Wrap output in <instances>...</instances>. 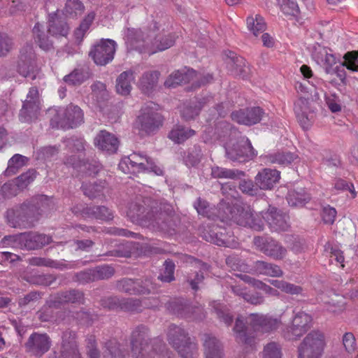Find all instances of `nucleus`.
Segmentation results:
<instances>
[{"label": "nucleus", "mask_w": 358, "mask_h": 358, "mask_svg": "<svg viewBox=\"0 0 358 358\" xmlns=\"http://www.w3.org/2000/svg\"><path fill=\"white\" fill-rule=\"evenodd\" d=\"M221 189L225 195L226 200L222 199L219 204L217 215H214V213L209 210L208 203L206 201L199 199L194 206L199 215L213 220L216 217L223 222H234L240 226L248 225L257 230L262 229L261 222L256 223L244 218L245 216L251 217L250 206L241 203L236 198L237 192L234 185L226 183L222 185Z\"/></svg>", "instance_id": "1"}, {"label": "nucleus", "mask_w": 358, "mask_h": 358, "mask_svg": "<svg viewBox=\"0 0 358 358\" xmlns=\"http://www.w3.org/2000/svg\"><path fill=\"white\" fill-rule=\"evenodd\" d=\"M176 35L170 31H162L156 34L152 31L146 34L141 30L128 29L125 34V43L129 48L138 50L140 52L152 55L171 48L175 43Z\"/></svg>", "instance_id": "2"}, {"label": "nucleus", "mask_w": 358, "mask_h": 358, "mask_svg": "<svg viewBox=\"0 0 358 358\" xmlns=\"http://www.w3.org/2000/svg\"><path fill=\"white\" fill-rule=\"evenodd\" d=\"M245 323H248L254 330L265 333L277 329L280 321L268 315L258 313L250 314L246 321L242 316L238 317L233 329L235 338L238 343L252 347L256 343V338L248 334Z\"/></svg>", "instance_id": "3"}, {"label": "nucleus", "mask_w": 358, "mask_h": 358, "mask_svg": "<svg viewBox=\"0 0 358 358\" xmlns=\"http://www.w3.org/2000/svg\"><path fill=\"white\" fill-rule=\"evenodd\" d=\"M161 206L160 212L155 208L145 214V208L143 206L131 204L127 215L131 219L139 222L145 227L168 232L171 226L169 220L171 218L173 208L168 203H161Z\"/></svg>", "instance_id": "4"}, {"label": "nucleus", "mask_w": 358, "mask_h": 358, "mask_svg": "<svg viewBox=\"0 0 358 358\" xmlns=\"http://www.w3.org/2000/svg\"><path fill=\"white\" fill-rule=\"evenodd\" d=\"M296 88L298 92L310 94V96L300 97L294 103V111L299 124L303 129H308L313 124V115H310L308 99H319L320 92L313 83L310 89L303 83H298Z\"/></svg>", "instance_id": "5"}, {"label": "nucleus", "mask_w": 358, "mask_h": 358, "mask_svg": "<svg viewBox=\"0 0 358 358\" xmlns=\"http://www.w3.org/2000/svg\"><path fill=\"white\" fill-rule=\"evenodd\" d=\"M159 106L153 102L142 106L134 122L135 128L142 134H154L162 127L163 117L159 113Z\"/></svg>", "instance_id": "6"}, {"label": "nucleus", "mask_w": 358, "mask_h": 358, "mask_svg": "<svg viewBox=\"0 0 358 358\" xmlns=\"http://www.w3.org/2000/svg\"><path fill=\"white\" fill-rule=\"evenodd\" d=\"M311 55L313 59L322 66L327 73L336 74L341 80L345 79V61L341 62L339 58L333 54L331 50L320 44H315L313 47Z\"/></svg>", "instance_id": "7"}, {"label": "nucleus", "mask_w": 358, "mask_h": 358, "mask_svg": "<svg viewBox=\"0 0 358 358\" xmlns=\"http://www.w3.org/2000/svg\"><path fill=\"white\" fill-rule=\"evenodd\" d=\"M119 169L124 173L152 172L157 176L163 175V169L155 164L154 161L139 153H133L123 157L119 163Z\"/></svg>", "instance_id": "8"}, {"label": "nucleus", "mask_w": 358, "mask_h": 358, "mask_svg": "<svg viewBox=\"0 0 358 358\" xmlns=\"http://www.w3.org/2000/svg\"><path fill=\"white\" fill-rule=\"evenodd\" d=\"M167 338L169 344L177 350L182 358H194L197 355L196 344L191 341L183 328L171 324Z\"/></svg>", "instance_id": "9"}, {"label": "nucleus", "mask_w": 358, "mask_h": 358, "mask_svg": "<svg viewBox=\"0 0 358 358\" xmlns=\"http://www.w3.org/2000/svg\"><path fill=\"white\" fill-rule=\"evenodd\" d=\"M324 346L323 334L319 331H312L298 346L297 358H321Z\"/></svg>", "instance_id": "10"}, {"label": "nucleus", "mask_w": 358, "mask_h": 358, "mask_svg": "<svg viewBox=\"0 0 358 358\" xmlns=\"http://www.w3.org/2000/svg\"><path fill=\"white\" fill-rule=\"evenodd\" d=\"M83 113L80 107L69 105L66 108L59 109L51 119L52 127L68 129L74 128L83 122Z\"/></svg>", "instance_id": "11"}, {"label": "nucleus", "mask_w": 358, "mask_h": 358, "mask_svg": "<svg viewBox=\"0 0 358 358\" xmlns=\"http://www.w3.org/2000/svg\"><path fill=\"white\" fill-rule=\"evenodd\" d=\"M250 209L252 208H250ZM250 215V217L249 216H245L244 218L248 219L250 222L252 220L256 223L261 222L262 224V229L259 231H262L264 229V222L261 219H259V216H261L263 220L268 224L270 229L273 231L279 232L285 231L289 227L287 221V215L282 213L275 207L270 206L266 212L261 213L259 215H256L255 217L252 214V210H251ZM247 227H248V225ZM249 227L250 228V226ZM254 230L257 231L255 229Z\"/></svg>", "instance_id": "12"}, {"label": "nucleus", "mask_w": 358, "mask_h": 358, "mask_svg": "<svg viewBox=\"0 0 358 358\" xmlns=\"http://www.w3.org/2000/svg\"><path fill=\"white\" fill-rule=\"evenodd\" d=\"M224 148L227 158L240 163L252 159L257 154L246 138H243L236 143L234 140L230 139L229 143L224 145Z\"/></svg>", "instance_id": "13"}, {"label": "nucleus", "mask_w": 358, "mask_h": 358, "mask_svg": "<svg viewBox=\"0 0 358 358\" xmlns=\"http://www.w3.org/2000/svg\"><path fill=\"white\" fill-rule=\"evenodd\" d=\"M38 70L33 46L31 45L24 46L21 49L17 63L18 73L24 78L34 80L36 78Z\"/></svg>", "instance_id": "14"}, {"label": "nucleus", "mask_w": 358, "mask_h": 358, "mask_svg": "<svg viewBox=\"0 0 358 358\" xmlns=\"http://www.w3.org/2000/svg\"><path fill=\"white\" fill-rule=\"evenodd\" d=\"M313 318L310 315L303 312H294L290 325L284 331V337L287 340H296L311 327Z\"/></svg>", "instance_id": "15"}, {"label": "nucleus", "mask_w": 358, "mask_h": 358, "mask_svg": "<svg viewBox=\"0 0 358 358\" xmlns=\"http://www.w3.org/2000/svg\"><path fill=\"white\" fill-rule=\"evenodd\" d=\"M131 353L133 358H146L145 355L155 358L157 348L148 342L145 329L141 327L132 333Z\"/></svg>", "instance_id": "16"}, {"label": "nucleus", "mask_w": 358, "mask_h": 358, "mask_svg": "<svg viewBox=\"0 0 358 358\" xmlns=\"http://www.w3.org/2000/svg\"><path fill=\"white\" fill-rule=\"evenodd\" d=\"M116 45L113 40L101 39L92 46L90 55L96 64L104 66L113 59Z\"/></svg>", "instance_id": "17"}, {"label": "nucleus", "mask_w": 358, "mask_h": 358, "mask_svg": "<svg viewBox=\"0 0 358 358\" xmlns=\"http://www.w3.org/2000/svg\"><path fill=\"white\" fill-rule=\"evenodd\" d=\"M31 210L24 204L21 206L8 210L6 220L9 226L14 228H29L34 225L35 219L29 213Z\"/></svg>", "instance_id": "18"}, {"label": "nucleus", "mask_w": 358, "mask_h": 358, "mask_svg": "<svg viewBox=\"0 0 358 358\" xmlns=\"http://www.w3.org/2000/svg\"><path fill=\"white\" fill-rule=\"evenodd\" d=\"M254 244L259 250L274 259H282L287 254L286 248L271 238L255 237Z\"/></svg>", "instance_id": "19"}, {"label": "nucleus", "mask_w": 358, "mask_h": 358, "mask_svg": "<svg viewBox=\"0 0 358 358\" xmlns=\"http://www.w3.org/2000/svg\"><path fill=\"white\" fill-rule=\"evenodd\" d=\"M226 230L221 229L217 226L210 227L208 225V229L204 227L200 228V232L207 241L211 242L220 246H225L229 248H235L238 245L237 242L234 239H231V236L228 234L223 231Z\"/></svg>", "instance_id": "20"}, {"label": "nucleus", "mask_w": 358, "mask_h": 358, "mask_svg": "<svg viewBox=\"0 0 358 358\" xmlns=\"http://www.w3.org/2000/svg\"><path fill=\"white\" fill-rule=\"evenodd\" d=\"M41 109V101L38 91L36 87H31L23 103L20 110V119L22 122H29L36 118L37 113Z\"/></svg>", "instance_id": "21"}, {"label": "nucleus", "mask_w": 358, "mask_h": 358, "mask_svg": "<svg viewBox=\"0 0 358 358\" xmlns=\"http://www.w3.org/2000/svg\"><path fill=\"white\" fill-rule=\"evenodd\" d=\"M36 233H22L13 236H5L2 240L4 246L34 250L37 248Z\"/></svg>", "instance_id": "22"}, {"label": "nucleus", "mask_w": 358, "mask_h": 358, "mask_svg": "<svg viewBox=\"0 0 358 358\" xmlns=\"http://www.w3.org/2000/svg\"><path fill=\"white\" fill-rule=\"evenodd\" d=\"M50 346L51 340L46 334L34 333L26 343L28 352L38 357L47 352Z\"/></svg>", "instance_id": "23"}, {"label": "nucleus", "mask_w": 358, "mask_h": 358, "mask_svg": "<svg viewBox=\"0 0 358 358\" xmlns=\"http://www.w3.org/2000/svg\"><path fill=\"white\" fill-rule=\"evenodd\" d=\"M36 178V171L29 170L20 175L15 181L5 183L1 191L6 197H10L17 194L18 189L27 187Z\"/></svg>", "instance_id": "24"}, {"label": "nucleus", "mask_w": 358, "mask_h": 358, "mask_svg": "<svg viewBox=\"0 0 358 358\" xmlns=\"http://www.w3.org/2000/svg\"><path fill=\"white\" fill-rule=\"evenodd\" d=\"M264 112L259 107L240 109L231 113V118L238 124L252 125L258 123L263 117Z\"/></svg>", "instance_id": "25"}, {"label": "nucleus", "mask_w": 358, "mask_h": 358, "mask_svg": "<svg viewBox=\"0 0 358 358\" xmlns=\"http://www.w3.org/2000/svg\"><path fill=\"white\" fill-rule=\"evenodd\" d=\"M201 78V75L198 74L193 69H187L186 71H176L172 73L166 80L164 85L167 87H176L182 83L192 82L194 83Z\"/></svg>", "instance_id": "26"}, {"label": "nucleus", "mask_w": 358, "mask_h": 358, "mask_svg": "<svg viewBox=\"0 0 358 358\" xmlns=\"http://www.w3.org/2000/svg\"><path fill=\"white\" fill-rule=\"evenodd\" d=\"M280 178V171L275 169H264L255 176V182L260 189H271Z\"/></svg>", "instance_id": "27"}, {"label": "nucleus", "mask_w": 358, "mask_h": 358, "mask_svg": "<svg viewBox=\"0 0 358 358\" xmlns=\"http://www.w3.org/2000/svg\"><path fill=\"white\" fill-rule=\"evenodd\" d=\"M94 145L102 151L112 154L117 150L119 141L115 135L103 130L95 137Z\"/></svg>", "instance_id": "28"}, {"label": "nucleus", "mask_w": 358, "mask_h": 358, "mask_svg": "<svg viewBox=\"0 0 358 358\" xmlns=\"http://www.w3.org/2000/svg\"><path fill=\"white\" fill-rule=\"evenodd\" d=\"M119 289L122 292L130 294H147L153 291L155 288L149 280L144 282V285H140L138 281L131 279H124L119 282Z\"/></svg>", "instance_id": "29"}, {"label": "nucleus", "mask_w": 358, "mask_h": 358, "mask_svg": "<svg viewBox=\"0 0 358 358\" xmlns=\"http://www.w3.org/2000/svg\"><path fill=\"white\" fill-rule=\"evenodd\" d=\"M69 27L65 20L61 16V11L57 10L49 14L48 31L52 36H66L69 33Z\"/></svg>", "instance_id": "30"}, {"label": "nucleus", "mask_w": 358, "mask_h": 358, "mask_svg": "<svg viewBox=\"0 0 358 358\" xmlns=\"http://www.w3.org/2000/svg\"><path fill=\"white\" fill-rule=\"evenodd\" d=\"M76 334L66 331L62 336L61 355L59 358H81L75 341Z\"/></svg>", "instance_id": "31"}, {"label": "nucleus", "mask_w": 358, "mask_h": 358, "mask_svg": "<svg viewBox=\"0 0 358 358\" xmlns=\"http://www.w3.org/2000/svg\"><path fill=\"white\" fill-rule=\"evenodd\" d=\"M135 71L129 69L123 71L116 79L115 90L117 94L127 96L132 89V83L135 79Z\"/></svg>", "instance_id": "32"}, {"label": "nucleus", "mask_w": 358, "mask_h": 358, "mask_svg": "<svg viewBox=\"0 0 358 358\" xmlns=\"http://www.w3.org/2000/svg\"><path fill=\"white\" fill-rule=\"evenodd\" d=\"M203 347L205 358H222V345L215 336L204 335Z\"/></svg>", "instance_id": "33"}, {"label": "nucleus", "mask_w": 358, "mask_h": 358, "mask_svg": "<svg viewBox=\"0 0 358 358\" xmlns=\"http://www.w3.org/2000/svg\"><path fill=\"white\" fill-rule=\"evenodd\" d=\"M159 75V71L154 70L143 72L138 82V87L143 93L150 94L157 86Z\"/></svg>", "instance_id": "34"}, {"label": "nucleus", "mask_w": 358, "mask_h": 358, "mask_svg": "<svg viewBox=\"0 0 358 358\" xmlns=\"http://www.w3.org/2000/svg\"><path fill=\"white\" fill-rule=\"evenodd\" d=\"M297 154L287 151H278L266 155L264 159L266 163L277 164L286 166L298 159Z\"/></svg>", "instance_id": "35"}, {"label": "nucleus", "mask_w": 358, "mask_h": 358, "mask_svg": "<svg viewBox=\"0 0 358 358\" xmlns=\"http://www.w3.org/2000/svg\"><path fill=\"white\" fill-rule=\"evenodd\" d=\"M287 200L291 206L302 207L310 200V196L306 189L300 187L289 190Z\"/></svg>", "instance_id": "36"}, {"label": "nucleus", "mask_w": 358, "mask_h": 358, "mask_svg": "<svg viewBox=\"0 0 358 358\" xmlns=\"http://www.w3.org/2000/svg\"><path fill=\"white\" fill-rule=\"evenodd\" d=\"M114 273V270L108 265L97 267L96 269L89 270L78 273V279L90 280L95 278H108Z\"/></svg>", "instance_id": "37"}, {"label": "nucleus", "mask_w": 358, "mask_h": 358, "mask_svg": "<svg viewBox=\"0 0 358 358\" xmlns=\"http://www.w3.org/2000/svg\"><path fill=\"white\" fill-rule=\"evenodd\" d=\"M65 163L67 165L72 166L73 169H77L78 171L90 176L95 174L99 171V166L96 162H81L80 160H77L74 155L67 158Z\"/></svg>", "instance_id": "38"}, {"label": "nucleus", "mask_w": 358, "mask_h": 358, "mask_svg": "<svg viewBox=\"0 0 358 358\" xmlns=\"http://www.w3.org/2000/svg\"><path fill=\"white\" fill-rule=\"evenodd\" d=\"M231 290L236 296L241 297L245 301L252 305H260L264 302V298L260 294L257 292L250 293L240 285L231 286Z\"/></svg>", "instance_id": "39"}, {"label": "nucleus", "mask_w": 358, "mask_h": 358, "mask_svg": "<svg viewBox=\"0 0 358 358\" xmlns=\"http://www.w3.org/2000/svg\"><path fill=\"white\" fill-rule=\"evenodd\" d=\"M243 282L251 285L255 288L262 290L266 294L272 296H279L280 292L275 288L266 285L259 280L255 279L246 274L237 275Z\"/></svg>", "instance_id": "40"}, {"label": "nucleus", "mask_w": 358, "mask_h": 358, "mask_svg": "<svg viewBox=\"0 0 358 358\" xmlns=\"http://www.w3.org/2000/svg\"><path fill=\"white\" fill-rule=\"evenodd\" d=\"M84 300L83 294L78 290H70L62 292L57 295L54 300L53 305L57 306L66 303H82Z\"/></svg>", "instance_id": "41"}, {"label": "nucleus", "mask_w": 358, "mask_h": 358, "mask_svg": "<svg viewBox=\"0 0 358 358\" xmlns=\"http://www.w3.org/2000/svg\"><path fill=\"white\" fill-rule=\"evenodd\" d=\"M255 271L257 273L271 277H281L283 271L278 265L263 261H257L255 263Z\"/></svg>", "instance_id": "42"}, {"label": "nucleus", "mask_w": 358, "mask_h": 358, "mask_svg": "<svg viewBox=\"0 0 358 358\" xmlns=\"http://www.w3.org/2000/svg\"><path fill=\"white\" fill-rule=\"evenodd\" d=\"M248 29L255 36L263 33L266 27L264 18L259 14H252L246 19Z\"/></svg>", "instance_id": "43"}, {"label": "nucleus", "mask_w": 358, "mask_h": 358, "mask_svg": "<svg viewBox=\"0 0 358 358\" xmlns=\"http://www.w3.org/2000/svg\"><path fill=\"white\" fill-rule=\"evenodd\" d=\"M43 26L37 22L33 28V35L35 42L40 48L44 50H49L52 47V42L43 32Z\"/></svg>", "instance_id": "44"}, {"label": "nucleus", "mask_w": 358, "mask_h": 358, "mask_svg": "<svg viewBox=\"0 0 358 358\" xmlns=\"http://www.w3.org/2000/svg\"><path fill=\"white\" fill-rule=\"evenodd\" d=\"M194 134V130L177 125L170 131L169 138L174 143H181Z\"/></svg>", "instance_id": "45"}, {"label": "nucleus", "mask_w": 358, "mask_h": 358, "mask_svg": "<svg viewBox=\"0 0 358 358\" xmlns=\"http://www.w3.org/2000/svg\"><path fill=\"white\" fill-rule=\"evenodd\" d=\"M211 175L215 178H241L245 176V173L236 169H228L220 166H213L211 169Z\"/></svg>", "instance_id": "46"}, {"label": "nucleus", "mask_w": 358, "mask_h": 358, "mask_svg": "<svg viewBox=\"0 0 358 358\" xmlns=\"http://www.w3.org/2000/svg\"><path fill=\"white\" fill-rule=\"evenodd\" d=\"M268 282L275 288L288 294L298 295L301 294L303 291L301 287L282 280H268Z\"/></svg>", "instance_id": "47"}, {"label": "nucleus", "mask_w": 358, "mask_h": 358, "mask_svg": "<svg viewBox=\"0 0 358 358\" xmlns=\"http://www.w3.org/2000/svg\"><path fill=\"white\" fill-rule=\"evenodd\" d=\"M84 11V6L80 0H67L62 15L66 17L76 18Z\"/></svg>", "instance_id": "48"}, {"label": "nucleus", "mask_w": 358, "mask_h": 358, "mask_svg": "<svg viewBox=\"0 0 358 358\" xmlns=\"http://www.w3.org/2000/svg\"><path fill=\"white\" fill-rule=\"evenodd\" d=\"M94 17L95 13L94 12H90L83 19L79 27H78L75 30L74 38L78 43H80L83 41V38L85 36L87 31L90 29V27L91 26L93 20H94Z\"/></svg>", "instance_id": "49"}, {"label": "nucleus", "mask_w": 358, "mask_h": 358, "mask_svg": "<svg viewBox=\"0 0 358 358\" xmlns=\"http://www.w3.org/2000/svg\"><path fill=\"white\" fill-rule=\"evenodd\" d=\"M210 306L222 322L227 326L231 325L233 321V315L229 313V309L225 305L217 301H213Z\"/></svg>", "instance_id": "50"}, {"label": "nucleus", "mask_w": 358, "mask_h": 358, "mask_svg": "<svg viewBox=\"0 0 358 358\" xmlns=\"http://www.w3.org/2000/svg\"><path fill=\"white\" fill-rule=\"evenodd\" d=\"M89 78L87 71L76 69L69 75L64 77V81L69 85H78L82 84Z\"/></svg>", "instance_id": "51"}, {"label": "nucleus", "mask_w": 358, "mask_h": 358, "mask_svg": "<svg viewBox=\"0 0 358 358\" xmlns=\"http://www.w3.org/2000/svg\"><path fill=\"white\" fill-rule=\"evenodd\" d=\"M105 182L100 181L96 183L95 182L83 183L82 185L84 194L90 198H96L102 195Z\"/></svg>", "instance_id": "52"}, {"label": "nucleus", "mask_w": 358, "mask_h": 358, "mask_svg": "<svg viewBox=\"0 0 358 358\" xmlns=\"http://www.w3.org/2000/svg\"><path fill=\"white\" fill-rule=\"evenodd\" d=\"M87 213L96 219L101 220H109L113 218L111 211L105 206H93L86 209Z\"/></svg>", "instance_id": "53"}, {"label": "nucleus", "mask_w": 358, "mask_h": 358, "mask_svg": "<svg viewBox=\"0 0 358 358\" xmlns=\"http://www.w3.org/2000/svg\"><path fill=\"white\" fill-rule=\"evenodd\" d=\"M27 160V157L19 154H15L8 161V168L5 171L6 174L10 176L15 173L18 169L26 164Z\"/></svg>", "instance_id": "54"}, {"label": "nucleus", "mask_w": 358, "mask_h": 358, "mask_svg": "<svg viewBox=\"0 0 358 358\" xmlns=\"http://www.w3.org/2000/svg\"><path fill=\"white\" fill-rule=\"evenodd\" d=\"M199 106L195 105L194 103H185L182 107L180 108V113L182 117L185 120H190L194 119L196 115H198L201 107V102H199Z\"/></svg>", "instance_id": "55"}, {"label": "nucleus", "mask_w": 358, "mask_h": 358, "mask_svg": "<svg viewBox=\"0 0 358 358\" xmlns=\"http://www.w3.org/2000/svg\"><path fill=\"white\" fill-rule=\"evenodd\" d=\"M24 280L31 284L48 286L54 281L55 278L50 275H33L24 276Z\"/></svg>", "instance_id": "56"}, {"label": "nucleus", "mask_w": 358, "mask_h": 358, "mask_svg": "<svg viewBox=\"0 0 358 358\" xmlns=\"http://www.w3.org/2000/svg\"><path fill=\"white\" fill-rule=\"evenodd\" d=\"M324 97L326 105L331 113H337L341 111V101L336 94H325Z\"/></svg>", "instance_id": "57"}, {"label": "nucleus", "mask_w": 358, "mask_h": 358, "mask_svg": "<svg viewBox=\"0 0 358 358\" xmlns=\"http://www.w3.org/2000/svg\"><path fill=\"white\" fill-rule=\"evenodd\" d=\"M281 10L287 15H296L299 13V6L291 0H277Z\"/></svg>", "instance_id": "58"}, {"label": "nucleus", "mask_w": 358, "mask_h": 358, "mask_svg": "<svg viewBox=\"0 0 358 358\" xmlns=\"http://www.w3.org/2000/svg\"><path fill=\"white\" fill-rule=\"evenodd\" d=\"M334 189L335 193H338L339 191H348L350 193L351 198H355L357 196V192L355 189L354 185L342 179H336L334 181Z\"/></svg>", "instance_id": "59"}, {"label": "nucleus", "mask_w": 358, "mask_h": 358, "mask_svg": "<svg viewBox=\"0 0 358 358\" xmlns=\"http://www.w3.org/2000/svg\"><path fill=\"white\" fill-rule=\"evenodd\" d=\"M164 269L159 275L158 278L163 282H169L174 279L175 264L171 260H166L164 262Z\"/></svg>", "instance_id": "60"}, {"label": "nucleus", "mask_w": 358, "mask_h": 358, "mask_svg": "<svg viewBox=\"0 0 358 358\" xmlns=\"http://www.w3.org/2000/svg\"><path fill=\"white\" fill-rule=\"evenodd\" d=\"M29 263L32 266H48L51 268H61L62 264L50 259L42 257H32L29 259Z\"/></svg>", "instance_id": "61"}, {"label": "nucleus", "mask_w": 358, "mask_h": 358, "mask_svg": "<svg viewBox=\"0 0 358 358\" xmlns=\"http://www.w3.org/2000/svg\"><path fill=\"white\" fill-rule=\"evenodd\" d=\"M345 67L355 72H358V52H348L343 57Z\"/></svg>", "instance_id": "62"}, {"label": "nucleus", "mask_w": 358, "mask_h": 358, "mask_svg": "<svg viewBox=\"0 0 358 358\" xmlns=\"http://www.w3.org/2000/svg\"><path fill=\"white\" fill-rule=\"evenodd\" d=\"M239 188L244 194L250 196H255L258 194L259 187L253 183L251 180H243L239 183Z\"/></svg>", "instance_id": "63"}, {"label": "nucleus", "mask_w": 358, "mask_h": 358, "mask_svg": "<svg viewBox=\"0 0 358 358\" xmlns=\"http://www.w3.org/2000/svg\"><path fill=\"white\" fill-rule=\"evenodd\" d=\"M263 358H281L280 346L275 343H270L265 346Z\"/></svg>", "instance_id": "64"}]
</instances>
